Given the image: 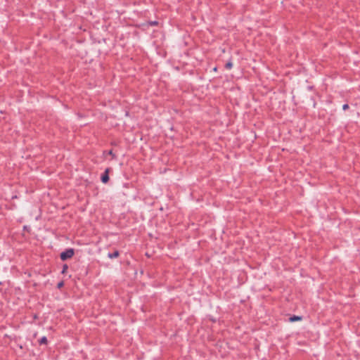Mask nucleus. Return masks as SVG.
<instances>
[{"label": "nucleus", "instance_id": "obj_1", "mask_svg": "<svg viewBox=\"0 0 360 360\" xmlns=\"http://www.w3.org/2000/svg\"><path fill=\"white\" fill-rule=\"evenodd\" d=\"M74 250L72 248L67 249L65 251L60 253V259L65 261L68 259L71 258L74 255Z\"/></svg>", "mask_w": 360, "mask_h": 360}, {"label": "nucleus", "instance_id": "obj_2", "mask_svg": "<svg viewBox=\"0 0 360 360\" xmlns=\"http://www.w3.org/2000/svg\"><path fill=\"white\" fill-rule=\"evenodd\" d=\"M108 172L109 169H106L105 172L101 175V180H109Z\"/></svg>", "mask_w": 360, "mask_h": 360}, {"label": "nucleus", "instance_id": "obj_3", "mask_svg": "<svg viewBox=\"0 0 360 360\" xmlns=\"http://www.w3.org/2000/svg\"><path fill=\"white\" fill-rule=\"evenodd\" d=\"M120 255V252L117 250H115L113 253H108V256L110 259L117 258Z\"/></svg>", "mask_w": 360, "mask_h": 360}, {"label": "nucleus", "instance_id": "obj_4", "mask_svg": "<svg viewBox=\"0 0 360 360\" xmlns=\"http://www.w3.org/2000/svg\"><path fill=\"white\" fill-rule=\"evenodd\" d=\"M289 319H290V321L294 322V321H296L302 320V317L301 316H292Z\"/></svg>", "mask_w": 360, "mask_h": 360}, {"label": "nucleus", "instance_id": "obj_5", "mask_svg": "<svg viewBox=\"0 0 360 360\" xmlns=\"http://www.w3.org/2000/svg\"><path fill=\"white\" fill-rule=\"evenodd\" d=\"M47 343V338L44 336V337H42L40 340H39V344L40 345H46Z\"/></svg>", "mask_w": 360, "mask_h": 360}, {"label": "nucleus", "instance_id": "obj_6", "mask_svg": "<svg viewBox=\"0 0 360 360\" xmlns=\"http://www.w3.org/2000/svg\"><path fill=\"white\" fill-rule=\"evenodd\" d=\"M232 67H233V63H232V62H231V61H229V62L226 64V65H225V68H226V69H231Z\"/></svg>", "mask_w": 360, "mask_h": 360}, {"label": "nucleus", "instance_id": "obj_7", "mask_svg": "<svg viewBox=\"0 0 360 360\" xmlns=\"http://www.w3.org/2000/svg\"><path fill=\"white\" fill-rule=\"evenodd\" d=\"M150 25H157L158 24V21H150L148 22Z\"/></svg>", "mask_w": 360, "mask_h": 360}, {"label": "nucleus", "instance_id": "obj_8", "mask_svg": "<svg viewBox=\"0 0 360 360\" xmlns=\"http://www.w3.org/2000/svg\"><path fill=\"white\" fill-rule=\"evenodd\" d=\"M348 108H349V105H348V104H345V105H343V106H342V109H343L344 110H347Z\"/></svg>", "mask_w": 360, "mask_h": 360}, {"label": "nucleus", "instance_id": "obj_9", "mask_svg": "<svg viewBox=\"0 0 360 360\" xmlns=\"http://www.w3.org/2000/svg\"><path fill=\"white\" fill-rule=\"evenodd\" d=\"M67 269H68V266H67L66 264H65V265L63 266L62 273H63H63H65V271H66Z\"/></svg>", "mask_w": 360, "mask_h": 360}, {"label": "nucleus", "instance_id": "obj_10", "mask_svg": "<svg viewBox=\"0 0 360 360\" xmlns=\"http://www.w3.org/2000/svg\"><path fill=\"white\" fill-rule=\"evenodd\" d=\"M63 285V282H60L58 283V288H61L62 286Z\"/></svg>", "mask_w": 360, "mask_h": 360}, {"label": "nucleus", "instance_id": "obj_11", "mask_svg": "<svg viewBox=\"0 0 360 360\" xmlns=\"http://www.w3.org/2000/svg\"><path fill=\"white\" fill-rule=\"evenodd\" d=\"M213 70L216 72V71H217V68H214L213 69Z\"/></svg>", "mask_w": 360, "mask_h": 360}]
</instances>
